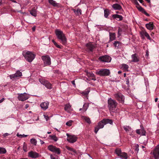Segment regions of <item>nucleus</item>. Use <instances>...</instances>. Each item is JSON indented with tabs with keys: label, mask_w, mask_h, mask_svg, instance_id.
I'll return each mask as SVG.
<instances>
[{
	"label": "nucleus",
	"mask_w": 159,
	"mask_h": 159,
	"mask_svg": "<svg viewBox=\"0 0 159 159\" xmlns=\"http://www.w3.org/2000/svg\"><path fill=\"white\" fill-rule=\"evenodd\" d=\"M108 107L109 111L112 112H115L118 103L115 100L110 98L108 100Z\"/></svg>",
	"instance_id": "nucleus-1"
},
{
	"label": "nucleus",
	"mask_w": 159,
	"mask_h": 159,
	"mask_svg": "<svg viewBox=\"0 0 159 159\" xmlns=\"http://www.w3.org/2000/svg\"><path fill=\"white\" fill-rule=\"evenodd\" d=\"M55 33L58 39L61 41L62 43L65 45L66 43V39L63 32L59 29H56Z\"/></svg>",
	"instance_id": "nucleus-2"
},
{
	"label": "nucleus",
	"mask_w": 159,
	"mask_h": 159,
	"mask_svg": "<svg viewBox=\"0 0 159 159\" xmlns=\"http://www.w3.org/2000/svg\"><path fill=\"white\" fill-rule=\"evenodd\" d=\"M22 55L26 61L29 62H32L35 57V55L30 51H23Z\"/></svg>",
	"instance_id": "nucleus-3"
},
{
	"label": "nucleus",
	"mask_w": 159,
	"mask_h": 159,
	"mask_svg": "<svg viewBox=\"0 0 159 159\" xmlns=\"http://www.w3.org/2000/svg\"><path fill=\"white\" fill-rule=\"evenodd\" d=\"M115 98L120 103L123 104L124 102L125 97L120 93H115L113 95Z\"/></svg>",
	"instance_id": "nucleus-4"
},
{
	"label": "nucleus",
	"mask_w": 159,
	"mask_h": 159,
	"mask_svg": "<svg viewBox=\"0 0 159 159\" xmlns=\"http://www.w3.org/2000/svg\"><path fill=\"white\" fill-rule=\"evenodd\" d=\"M96 74L100 76H106L109 75L110 74V72L109 70L102 69L97 71L96 72Z\"/></svg>",
	"instance_id": "nucleus-5"
},
{
	"label": "nucleus",
	"mask_w": 159,
	"mask_h": 159,
	"mask_svg": "<svg viewBox=\"0 0 159 159\" xmlns=\"http://www.w3.org/2000/svg\"><path fill=\"white\" fill-rule=\"evenodd\" d=\"M39 81L41 84L44 85L47 88L50 89L52 88V84L48 80L44 79H39Z\"/></svg>",
	"instance_id": "nucleus-6"
},
{
	"label": "nucleus",
	"mask_w": 159,
	"mask_h": 159,
	"mask_svg": "<svg viewBox=\"0 0 159 159\" xmlns=\"http://www.w3.org/2000/svg\"><path fill=\"white\" fill-rule=\"evenodd\" d=\"M48 149L50 151L57 154H60L61 151L59 148L56 147L52 145H50L48 146Z\"/></svg>",
	"instance_id": "nucleus-7"
},
{
	"label": "nucleus",
	"mask_w": 159,
	"mask_h": 159,
	"mask_svg": "<svg viewBox=\"0 0 159 159\" xmlns=\"http://www.w3.org/2000/svg\"><path fill=\"white\" fill-rule=\"evenodd\" d=\"M18 98L19 101H23L26 100L29 98V96L26 93H18Z\"/></svg>",
	"instance_id": "nucleus-8"
},
{
	"label": "nucleus",
	"mask_w": 159,
	"mask_h": 159,
	"mask_svg": "<svg viewBox=\"0 0 159 159\" xmlns=\"http://www.w3.org/2000/svg\"><path fill=\"white\" fill-rule=\"evenodd\" d=\"M67 136V140L69 142L74 143L77 140V137L74 135H69L68 134H66Z\"/></svg>",
	"instance_id": "nucleus-9"
},
{
	"label": "nucleus",
	"mask_w": 159,
	"mask_h": 159,
	"mask_svg": "<svg viewBox=\"0 0 159 159\" xmlns=\"http://www.w3.org/2000/svg\"><path fill=\"white\" fill-rule=\"evenodd\" d=\"M42 59L44 61V65L47 66L50 65L51 63V59L49 56H43L42 57Z\"/></svg>",
	"instance_id": "nucleus-10"
},
{
	"label": "nucleus",
	"mask_w": 159,
	"mask_h": 159,
	"mask_svg": "<svg viewBox=\"0 0 159 159\" xmlns=\"http://www.w3.org/2000/svg\"><path fill=\"white\" fill-rule=\"evenodd\" d=\"M153 154L155 159H159V144L157 146L154 150Z\"/></svg>",
	"instance_id": "nucleus-11"
},
{
	"label": "nucleus",
	"mask_w": 159,
	"mask_h": 159,
	"mask_svg": "<svg viewBox=\"0 0 159 159\" xmlns=\"http://www.w3.org/2000/svg\"><path fill=\"white\" fill-rule=\"evenodd\" d=\"M99 59L102 62H108L111 61V58L108 56L105 55L100 57Z\"/></svg>",
	"instance_id": "nucleus-12"
},
{
	"label": "nucleus",
	"mask_w": 159,
	"mask_h": 159,
	"mask_svg": "<svg viewBox=\"0 0 159 159\" xmlns=\"http://www.w3.org/2000/svg\"><path fill=\"white\" fill-rule=\"evenodd\" d=\"M140 127L141 129H138L136 130V133L140 135H145L146 132L144 128L143 127L142 125H140Z\"/></svg>",
	"instance_id": "nucleus-13"
},
{
	"label": "nucleus",
	"mask_w": 159,
	"mask_h": 159,
	"mask_svg": "<svg viewBox=\"0 0 159 159\" xmlns=\"http://www.w3.org/2000/svg\"><path fill=\"white\" fill-rule=\"evenodd\" d=\"M86 46L87 48L88 52H93V49L95 48V45L90 43L86 44Z\"/></svg>",
	"instance_id": "nucleus-14"
},
{
	"label": "nucleus",
	"mask_w": 159,
	"mask_h": 159,
	"mask_svg": "<svg viewBox=\"0 0 159 159\" xmlns=\"http://www.w3.org/2000/svg\"><path fill=\"white\" fill-rule=\"evenodd\" d=\"M104 124L103 123L102 120L100 121L98 124L97 126L95 128V132L96 134H97L98 131L99 129L102 128L104 127Z\"/></svg>",
	"instance_id": "nucleus-15"
},
{
	"label": "nucleus",
	"mask_w": 159,
	"mask_h": 159,
	"mask_svg": "<svg viewBox=\"0 0 159 159\" xmlns=\"http://www.w3.org/2000/svg\"><path fill=\"white\" fill-rule=\"evenodd\" d=\"M29 156L31 158H36L38 157L39 154L37 152L33 151H31L29 153Z\"/></svg>",
	"instance_id": "nucleus-16"
},
{
	"label": "nucleus",
	"mask_w": 159,
	"mask_h": 159,
	"mask_svg": "<svg viewBox=\"0 0 159 159\" xmlns=\"http://www.w3.org/2000/svg\"><path fill=\"white\" fill-rule=\"evenodd\" d=\"M49 103L48 102H42L40 104V107L43 110H46L48 108Z\"/></svg>",
	"instance_id": "nucleus-17"
},
{
	"label": "nucleus",
	"mask_w": 159,
	"mask_h": 159,
	"mask_svg": "<svg viewBox=\"0 0 159 159\" xmlns=\"http://www.w3.org/2000/svg\"><path fill=\"white\" fill-rule=\"evenodd\" d=\"M131 61L133 62H137L139 61V58L138 55L135 53L131 55Z\"/></svg>",
	"instance_id": "nucleus-18"
},
{
	"label": "nucleus",
	"mask_w": 159,
	"mask_h": 159,
	"mask_svg": "<svg viewBox=\"0 0 159 159\" xmlns=\"http://www.w3.org/2000/svg\"><path fill=\"white\" fill-rule=\"evenodd\" d=\"M22 75V73L19 70L17 71L16 73L15 74L11 75L10 76L11 79L14 78L16 77L21 76Z\"/></svg>",
	"instance_id": "nucleus-19"
},
{
	"label": "nucleus",
	"mask_w": 159,
	"mask_h": 159,
	"mask_svg": "<svg viewBox=\"0 0 159 159\" xmlns=\"http://www.w3.org/2000/svg\"><path fill=\"white\" fill-rule=\"evenodd\" d=\"M140 34L143 38L144 36H145L148 39H150L151 38L149 34L145 30H142L140 32Z\"/></svg>",
	"instance_id": "nucleus-20"
},
{
	"label": "nucleus",
	"mask_w": 159,
	"mask_h": 159,
	"mask_svg": "<svg viewBox=\"0 0 159 159\" xmlns=\"http://www.w3.org/2000/svg\"><path fill=\"white\" fill-rule=\"evenodd\" d=\"M41 42L44 45H48L49 43V39L48 38L46 37L42 39Z\"/></svg>",
	"instance_id": "nucleus-21"
},
{
	"label": "nucleus",
	"mask_w": 159,
	"mask_h": 159,
	"mask_svg": "<svg viewBox=\"0 0 159 159\" xmlns=\"http://www.w3.org/2000/svg\"><path fill=\"white\" fill-rule=\"evenodd\" d=\"M103 123L105 125L107 124H109L112 125L113 123V121L112 120L109 119H104L102 120Z\"/></svg>",
	"instance_id": "nucleus-22"
},
{
	"label": "nucleus",
	"mask_w": 159,
	"mask_h": 159,
	"mask_svg": "<svg viewBox=\"0 0 159 159\" xmlns=\"http://www.w3.org/2000/svg\"><path fill=\"white\" fill-rule=\"evenodd\" d=\"M146 27L148 30H152L153 29L154 25L152 22H150L149 23L146 24Z\"/></svg>",
	"instance_id": "nucleus-23"
},
{
	"label": "nucleus",
	"mask_w": 159,
	"mask_h": 159,
	"mask_svg": "<svg viewBox=\"0 0 159 159\" xmlns=\"http://www.w3.org/2000/svg\"><path fill=\"white\" fill-rule=\"evenodd\" d=\"M112 8L115 10H120L122 9V7L118 4H115L112 6Z\"/></svg>",
	"instance_id": "nucleus-24"
},
{
	"label": "nucleus",
	"mask_w": 159,
	"mask_h": 159,
	"mask_svg": "<svg viewBox=\"0 0 159 159\" xmlns=\"http://www.w3.org/2000/svg\"><path fill=\"white\" fill-rule=\"evenodd\" d=\"M89 107V105L87 103H84L83 105L82 108H80V111H82L83 112H85L87 109Z\"/></svg>",
	"instance_id": "nucleus-25"
},
{
	"label": "nucleus",
	"mask_w": 159,
	"mask_h": 159,
	"mask_svg": "<svg viewBox=\"0 0 159 159\" xmlns=\"http://www.w3.org/2000/svg\"><path fill=\"white\" fill-rule=\"evenodd\" d=\"M116 34L114 33H109L110 41H111L116 39Z\"/></svg>",
	"instance_id": "nucleus-26"
},
{
	"label": "nucleus",
	"mask_w": 159,
	"mask_h": 159,
	"mask_svg": "<svg viewBox=\"0 0 159 159\" xmlns=\"http://www.w3.org/2000/svg\"><path fill=\"white\" fill-rule=\"evenodd\" d=\"M72 10L76 15H79L81 14V10L79 8H78L77 10L75 9H72Z\"/></svg>",
	"instance_id": "nucleus-27"
},
{
	"label": "nucleus",
	"mask_w": 159,
	"mask_h": 159,
	"mask_svg": "<svg viewBox=\"0 0 159 159\" xmlns=\"http://www.w3.org/2000/svg\"><path fill=\"white\" fill-rule=\"evenodd\" d=\"M123 128L126 132H128L129 131H132V129L130 126H123Z\"/></svg>",
	"instance_id": "nucleus-28"
},
{
	"label": "nucleus",
	"mask_w": 159,
	"mask_h": 159,
	"mask_svg": "<svg viewBox=\"0 0 159 159\" xmlns=\"http://www.w3.org/2000/svg\"><path fill=\"white\" fill-rule=\"evenodd\" d=\"M119 157L122 159H127L128 158L127 153L124 152H122L119 156Z\"/></svg>",
	"instance_id": "nucleus-29"
},
{
	"label": "nucleus",
	"mask_w": 159,
	"mask_h": 159,
	"mask_svg": "<svg viewBox=\"0 0 159 159\" xmlns=\"http://www.w3.org/2000/svg\"><path fill=\"white\" fill-rule=\"evenodd\" d=\"M49 137H50V139L54 141L55 142L57 141L58 139L57 137H56L55 135H50Z\"/></svg>",
	"instance_id": "nucleus-30"
},
{
	"label": "nucleus",
	"mask_w": 159,
	"mask_h": 159,
	"mask_svg": "<svg viewBox=\"0 0 159 159\" xmlns=\"http://www.w3.org/2000/svg\"><path fill=\"white\" fill-rule=\"evenodd\" d=\"M48 2L49 3L54 7H56L57 6L58 4L56 1L53 0H48Z\"/></svg>",
	"instance_id": "nucleus-31"
},
{
	"label": "nucleus",
	"mask_w": 159,
	"mask_h": 159,
	"mask_svg": "<svg viewBox=\"0 0 159 159\" xmlns=\"http://www.w3.org/2000/svg\"><path fill=\"white\" fill-rule=\"evenodd\" d=\"M112 17L114 18L118 19L119 20H121L123 19L122 16H121L117 14L113 15Z\"/></svg>",
	"instance_id": "nucleus-32"
},
{
	"label": "nucleus",
	"mask_w": 159,
	"mask_h": 159,
	"mask_svg": "<svg viewBox=\"0 0 159 159\" xmlns=\"http://www.w3.org/2000/svg\"><path fill=\"white\" fill-rule=\"evenodd\" d=\"M30 14L33 16L35 17L37 16V12L34 9H32L30 11Z\"/></svg>",
	"instance_id": "nucleus-33"
},
{
	"label": "nucleus",
	"mask_w": 159,
	"mask_h": 159,
	"mask_svg": "<svg viewBox=\"0 0 159 159\" xmlns=\"http://www.w3.org/2000/svg\"><path fill=\"white\" fill-rule=\"evenodd\" d=\"M82 119L84 120L87 123L90 124L91 123L90 119L88 117L85 116H83Z\"/></svg>",
	"instance_id": "nucleus-34"
},
{
	"label": "nucleus",
	"mask_w": 159,
	"mask_h": 159,
	"mask_svg": "<svg viewBox=\"0 0 159 159\" xmlns=\"http://www.w3.org/2000/svg\"><path fill=\"white\" fill-rule=\"evenodd\" d=\"M120 44L121 43L117 41H115L114 43V46L116 48L117 47V48H119V46L120 45Z\"/></svg>",
	"instance_id": "nucleus-35"
},
{
	"label": "nucleus",
	"mask_w": 159,
	"mask_h": 159,
	"mask_svg": "<svg viewBox=\"0 0 159 159\" xmlns=\"http://www.w3.org/2000/svg\"><path fill=\"white\" fill-rule=\"evenodd\" d=\"M109 14V12L108 10L106 9L104 10V16L105 17L107 18Z\"/></svg>",
	"instance_id": "nucleus-36"
},
{
	"label": "nucleus",
	"mask_w": 159,
	"mask_h": 159,
	"mask_svg": "<svg viewBox=\"0 0 159 159\" xmlns=\"http://www.w3.org/2000/svg\"><path fill=\"white\" fill-rule=\"evenodd\" d=\"M7 152V151L5 148L2 147H0V154H4Z\"/></svg>",
	"instance_id": "nucleus-37"
},
{
	"label": "nucleus",
	"mask_w": 159,
	"mask_h": 159,
	"mask_svg": "<svg viewBox=\"0 0 159 159\" xmlns=\"http://www.w3.org/2000/svg\"><path fill=\"white\" fill-rule=\"evenodd\" d=\"M71 106L69 104H67L66 105L65 110L68 111H69L70 109Z\"/></svg>",
	"instance_id": "nucleus-38"
},
{
	"label": "nucleus",
	"mask_w": 159,
	"mask_h": 159,
	"mask_svg": "<svg viewBox=\"0 0 159 159\" xmlns=\"http://www.w3.org/2000/svg\"><path fill=\"white\" fill-rule=\"evenodd\" d=\"M115 152L116 154L119 156L122 153L121 151V150L120 149H117L115 150Z\"/></svg>",
	"instance_id": "nucleus-39"
},
{
	"label": "nucleus",
	"mask_w": 159,
	"mask_h": 159,
	"mask_svg": "<svg viewBox=\"0 0 159 159\" xmlns=\"http://www.w3.org/2000/svg\"><path fill=\"white\" fill-rule=\"evenodd\" d=\"M122 67L123 69L127 70L129 68V66L126 64H122Z\"/></svg>",
	"instance_id": "nucleus-40"
},
{
	"label": "nucleus",
	"mask_w": 159,
	"mask_h": 159,
	"mask_svg": "<svg viewBox=\"0 0 159 159\" xmlns=\"http://www.w3.org/2000/svg\"><path fill=\"white\" fill-rule=\"evenodd\" d=\"M30 142L32 144L36 145L37 144V140L34 139H30Z\"/></svg>",
	"instance_id": "nucleus-41"
},
{
	"label": "nucleus",
	"mask_w": 159,
	"mask_h": 159,
	"mask_svg": "<svg viewBox=\"0 0 159 159\" xmlns=\"http://www.w3.org/2000/svg\"><path fill=\"white\" fill-rule=\"evenodd\" d=\"M16 135L17 137L20 138H22V137H26L27 136V135H25L24 134L22 135L21 134H19V133H17Z\"/></svg>",
	"instance_id": "nucleus-42"
},
{
	"label": "nucleus",
	"mask_w": 159,
	"mask_h": 159,
	"mask_svg": "<svg viewBox=\"0 0 159 159\" xmlns=\"http://www.w3.org/2000/svg\"><path fill=\"white\" fill-rule=\"evenodd\" d=\"M66 148L67 149H68V150L70 151L75 153H76V152L75 150L73 148L69 147H67Z\"/></svg>",
	"instance_id": "nucleus-43"
},
{
	"label": "nucleus",
	"mask_w": 159,
	"mask_h": 159,
	"mask_svg": "<svg viewBox=\"0 0 159 159\" xmlns=\"http://www.w3.org/2000/svg\"><path fill=\"white\" fill-rule=\"evenodd\" d=\"M122 32V29L119 28L118 32V37H119L121 35Z\"/></svg>",
	"instance_id": "nucleus-44"
},
{
	"label": "nucleus",
	"mask_w": 159,
	"mask_h": 159,
	"mask_svg": "<svg viewBox=\"0 0 159 159\" xmlns=\"http://www.w3.org/2000/svg\"><path fill=\"white\" fill-rule=\"evenodd\" d=\"M72 122L73 121L72 120H70L69 121L66 122V125L67 126H70L72 125Z\"/></svg>",
	"instance_id": "nucleus-45"
},
{
	"label": "nucleus",
	"mask_w": 159,
	"mask_h": 159,
	"mask_svg": "<svg viewBox=\"0 0 159 159\" xmlns=\"http://www.w3.org/2000/svg\"><path fill=\"white\" fill-rule=\"evenodd\" d=\"M89 91L88 90H85V91L83 92H82V94H84V95L86 96L89 94Z\"/></svg>",
	"instance_id": "nucleus-46"
},
{
	"label": "nucleus",
	"mask_w": 159,
	"mask_h": 159,
	"mask_svg": "<svg viewBox=\"0 0 159 159\" xmlns=\"http://www.w3.org/2000/svg\"><path fill=\"white\" fill-rule=\"evenodd\" d=\"M87 75L88 76H90L91 77H95L94 75L92 73H90V72L87 73Z\"/></svg>",
	"instance_id": "nucleus-47"
},
{
	"label": "nucleus",
	"mask_w": 159,
	"mask_h": 159,
	"mask_svg": "<svg viewBox=\"0 0 159 159\" xmlns=\"http://www.w3.org/2000/svg\"><path fill=\"white\" fill-rule=\"evenodd\" d=\"M139 10L141 11H144L145 10L141 7H139L138 8Z\"/></svg>",
	"instance_id": "nucleus-48"
},
{
	"label": "nucleus",
	"mask_w": 159,
	"mask_h": 159,
	"mask_svg": "<svg viewBox=\"0 0 159 159\" xmlns=\"http://www.w3.org/2000/svg\"><path fill=\"white\" fill-rule=\"evenodd\" d=\"M135 151L137 152H138L139 150V145L137 144V145H135Z\"/></svg>",
	"instance_id": "nucleus-49"
},
{
	"label": "nucleus",
	"mask_w": 159,
	"mask_h": 159,
	"mask_svg": "<svg viewBox=\"0 0 159 159\" xmlns=\"http://www.w3.org/2000/svg\"><path fill=\"white\" fill-rule=\"evenodd\" d=\"M50 158L51 159H59L58 157H57L56 158L52 155H50Z\"/></svg>",
	"instance_id": "nucleus-50"
},
{
	"label": "nucleus",
	"mask_w": 159,
	"mask_h": 159,
	"mask_svg": "<svg viewBox=\"0 0 159 159\" xmlns=\"http://www.w3.org/2000/svg\"><path fill=\"white\" fill-rule=\"evenodd\" d=\"M44 116L46 121H47L49 120V118L48 116L44 115Z\"/></svg>",
	"instance_id": "nucleus-51"
},
{
	"label": "nucleus",
	"mask_w": 159,
	"mask_h": 159,
	"mask_svg": "<svg viewBox=\"0 0 159 159\" xmlns=\"http://www.w3.org/2000/svg\"><path fill=\"white\" fill-rule=\"evenodd\" d=\"M126 80V84H127V85H129V79L128 78H127Z\"/></svg>",
	"instance_id": "nucleus-52"
},
{
	"label": "nucleus",
	"mask_w": 159,
	"mask_h": 159,
	"mask_svg": "<svg viewBox=\"0 0 159 159\" xmlns=\"http://www.w3.org/2000/svg\"><path fill=\"white\" fill-rule=\"evenodd\" d=\"M9 135L8 133H6L3 134V136L4 137H6L7 136Z\"/></svg>",
	"instance_id": "nucleus-53"
},
{
	"label": "nucleus",
	"mask_w": 159,
	"mask_h": 159,
	"mask_svg": "<svg viewBox=\"0 0 159 159\" xmlns=\"http://www.w3.org/2000/svg\"><path fill=\"white\" fill-rule=\"evenodd\" d=\"M4 100H5V99L4 98H3L2 99L0 100V103H1Z\"/></svg>",
	"instance_id": "nucleus-54"
},
{
	"label": "nucleus",
	"mask_w": 159,
	"mask_h": 159,
	"mask_svg": "<svg viewBox=\"0 0 159 159\" xmlns=\"http://www.w3.org/2000/svg\"><path fill=\"white\" fill-rule=\"evenodd\" d=\"M55 46L57 47V48H61V46L58 45L57 44V45H55Z\"/></svg>",
	"instance_id": "nucleus-55"
},
{
	"label": "nucleus",
	"mask_w": 159,
	"mask_h": 159,
	"mask_svg": "<svg viewBox=\"0 0 159 159\" xmlns=\"http://www.w3.org/2000/svg\"><path fill=\"white\" fill-rule=\"evenodd\" d=\"M23 150L25 151H26V147L25 145H24L23 147Z\"/></svg>",
	"instance_id": "nucleus-56"
},
{
	"label": "nucleus",
	"mask_w": 159,
	"mask_h": 159,
	"mask_svg": "<svg viewBox=\"0 0 159 159\" xmlns=\"http://www.w3.org/2000/svg\"><path fill=\"white\" fill-rule=\"evenodd\" d=\"M72 84L74 86H75V81L74 80H73L71 81Z\"/></svg>",
	"instance_id": "nucleus-57"
},
{
	"label": "nucleus",
	"mask_w": 159,
	"mask_h": 159,
	"mask_svg": "<svg viewBox=\"0 0 159 159\" xmlns=\"http://www.w3.org/2000/svg\"><path fill=\"white\" fill-rule=\"evenodd\" d=\"M144 12L145 14L147 16H149V14H148L147 12H146L145 11H144Z\"/></svg>",
	"instance_id": "nucleus-58"
},
{
	"label": "nucleus",
	"mask_w": 159,
	"mask_h": 159,
	"mask_svg": "<svg viewBox=\"0 0 159 159\" xmlns=\"http://www.w3.org/2000/svg\"><path fill=\"white\" fill-rule=\"evenodd\" d=\"M29 107V105L28 104H26L25 106V108L27 109Z\"/></svg>",
	"instance_id": "nucleus-59"
},
{
	"label": "nucleus",
	"mask_w": 159,
	"mask_h": 159,
	"mask_svg": "<svg viewBox=\"0 0 159 159\" xmlns=\"http://www.w3.org/2000/svg\"><path fill=\"white\" fill-rule=\"evenodd\" d=\"M35 30V27H34L32 28V30L33 31H34Z\"/></svg>",
	"instance_id": "nucleus-60"
},
{
	"label": "nucleus",
	"mask_w": 159,
	"mask_h": 159,
	"mask_svg": "<svg viewBox=\"0 0 159 159\" xmlns=\"http://www.w3.org/2000/svg\"><path fill=\"white\" fill-rule=\"evenodd\" d=\"M138 1L141 3H142L143 2V0H138Z\"/></svg>",
	"instance_id": "nucleus-61"
},
{
	"label": "nucleus",
	"mask_w": 159,
	"mask_h": 159,
	"mask_svg": "<svg viewBox=\"0 0 159 159\" xmlns=\"http://www.w3.org/2000/svg\"><path fill=\"white\" fill-rule=\"evenodd\" d=\"M157 100H158V98H155V102H157Z\"/></svg>",
	"instance_id": "nucleus-62"
},
{
	"label": "nucleus",
	"mask_w": 159,
	"mask_h": 159,
	"mask_svg": "<svg viewBox=\"0 0 159 159\" xmlns=\"http://www.w3.org/2000/svg\"><path fill=\"white\" fill-rule=\"evenodd\" d=\"M146 56H148V52H146Z\"/></svg>",
	"instance_id": "nucleus-63"
},
{
	"label": "nucleus",
	"mask_w": 159,
	"mask_h": 159,
	"mask_svg": "<svg viewBox=\"0 0 159 159\" xmlns=\"http://www.w3.org/2000/svg\"><path fill=\"white\" fill-rule=\"evenodd\" d=\"M94 77V78H92V80H96V79Z\"/></svg>",
	"instance_id": "nucleus-64"
}]
</instances>
